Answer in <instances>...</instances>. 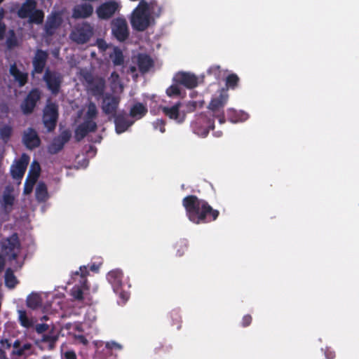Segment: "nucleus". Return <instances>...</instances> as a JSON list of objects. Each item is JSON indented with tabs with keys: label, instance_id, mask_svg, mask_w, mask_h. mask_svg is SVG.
<instances>
[{
	"label": "nucleus",
	"instance_id": "a211bd4d",
	"mask_svg": "<svg viewBox=\"0 0 359 359\" xmlns=\"http://www.w3.org/2000/svg\"><path fill=\"white\" fill-rule=\"evenodd\" d=\"M48 54L46 50L37 49L32 59V74H41L46 65Z\"/></svg>",
	"mask_w": 359,
	"mask_h": 359
},
{
	"label": "nucleus",
	"instance_id": "6e6552de",
	"mask_svg": "<svg viewBox=\"0 0 359 359\" xmlns=\"http://www.w3.org/2000/svg\"><path fill=\"white\" fill-rule=\"evenodd\" d=\"M43 79L51 93L53 95L58 94L63 81V77L61 74L47 69L45 71Z\"/></svg>",
	"mask_w": 359,
	"mask_h": 359
},
{
	"label": "nucleus",
	"instance_id": "a19ab883",
	"mask_svg": "<svg viewBox=\"0 0 359 359\" xmlns=\"http://www.w3.org/2000/svg\"><path fill=\"white\" fill-rule=\"evenodd\" d=\"M57 339L58 337L56 335L46 334L42 336L41 341L43 343H48L49 348L53 349L55 347V344Z\"/></svg>",
	"mask_w": 359,
	"mask_h": 359
},
{
	"label": "nucleus",
	"instance_id": "f8f14e48",
	"mask_svg": "<svg viewBox=\"0 0 359 359\" xmlns=\"http://www.w3.org/2000/svg\"><path fill=\"white\" fill-rule=\"evenodd\" d=\"M120 98L118 96L106 93L102 96V109L105 114L114 116L116 114Z\"/></svg>",
	"mask_w": 359,
	"mask_h": 359
},
{
	"label": "nucleus",
	"instance_id": "ea45409f",
	"mask_svg": "<svg viewBox=\"0 0 359 359\" xmlns=\"http://www.w3.org/2000/svg\"><path fill=\"white\" fill-rule=\"evenodd\" d=\"M149 4V12L151 14H153L156 17H159L162 12V7L160 6L157 1L154 0L151 1Z\"/></svg>",
	"mask_w": 359,
	"mask_h": 359
},
{
	"label": "nucleus",
	"instance_id": "f3484780",
	"mask_svg": "<svg viewBox=\"0 0 359 359\" xmlns=\"http://www.w3.org/2000/svg\"><path fill=\"white\" fill-rule=\"evenodd\" d=\"M182 106L181 102H177L171 107H161L162 112L170 119L175 120L178 123H182L185 119V114L181 112L180 109Z\"/></svg>",
	"mask_w": 359,
	"mask_h": 359
},
{
	"label": "nucleus",
	"instance_id": "4d7b16f0",
	"mask_svg": "<svg viewBox=\"0 0 359 359\" xmlns=\"http://www.w3.org/2000/svg\"><path fill=\"white\" fill-rule=\"evenodd\" d=\"M65 359H76V355L73 351H68L65 353Z\"/></svg>",
	"mask_w": 359,
	"mask_h": 359
},
{
	"label": "nucleus",
	"instance_id": "bf43d9fd",
	"mask_svg": "<svg viewBox=\"0 0 359 359\" xmlns=\"http://www.w3.org/2000/svg\"><path fill=\"white\" fill-rule=\"evenodd\" d=\"M5 31H6L5 25L4 24L0 25V40L4 38Z\"/></svg>",
	"mask_w": 359,
	"mask_h": 359
},
{
	"label": "nucleus",
	"instance_id": "39448f33",
	"mask_svg": "<svg viewBox=\"0 0 359 359\" xmlns=\"http://www.w3.org/2000/svg\"><path fill=\"white\" fill-rule=\"evenodd\" d=\"M228 99L229 95L226 90L223 89L218 97L212 99L208 106V108L213 113L212 116L218 118L221 124L225 123L226 121L223 109Z\"/></svg>",
	"mask_w": 359,
	"mask_h": 359
},
{
	"label": "nucleus",
	"instance_id": "393cba45",
	"mask_svg": "<svg viewBox=\"0 0 359 359\" xmlns=\"http://www.w3.org/2000/svg\"><path fill=\"white\" fill-rule=\"evenodd\" d=\"M148 112V108L146 104L137 102L130 108L128 116L135 122L144 117Z\"/></svg>",
	"mask_w": 359,
	"mask_h": 359
},
{
	"label": "nucleus",
	"instance_id": "7ed1b4c3",
	"mask_svg": "<svg viewBox=\"0 0 359 359\" xmlns=\"http://www.w3.org/2000/svg\"><path fill=\"white\" fill-rule=\"evenodd\" d=\"M59 117V107L55 102L48 100L43 109L42 121L48 132H53L57 126Z\"/></svg>",
	"mask_w": 359,
	"mask_h": 359
},
{
	"label": "nucleus",
	"instance_id": "c9c22d12",
	"mask_svg": "<svg viewBox=\"0 0 359 359\" xmlns=\"http://www.w3.org/2000/svg\"><path fill=\"white\" fill-rule=\"evenodd\" d=\"M240 79L237 74L232 73L228 75L225 80V84L227 88L234 90L238 85Z\"/></svg>",
	"mask_w": 359,
	"mask_h": 359
},
{
	"label": "nucleus",
	"instance_id": "0e129e2a",
	"mask_svg": "<svg viewBox=\"0 0 359 359\" xmlns=\"http://www.w3.org/2000/svg\"><path fill=\"white\" fill-rule=\"evenodd\" d=\"M98 269H99L98 266L95 265V264H92V265L90 266V270H91L92 271L97 272V271H98Z\"/></svg>",
	"mask_w": 359,
	"mask_h": 359
},
{
	"label": "nucleus",
	"instance_id": "69168bd1",
	"mask_svg": "<svg viewBox=\"0 0 359 359\" xmlns=\"http://www.w3.org/2000/svg\"><path fill=\"white\" fill-rule=\"evenodd\" d=\"M129 71L131 72V73H135L137 72V68L135 66H130L129 67Z\"/></svg>",
	"mask_w": 359,
	"mask_h": 359
},
{
	"label": "nucleus",
	"instance_id": "774afa93",
	"mask_svg": "<svg viewBox=\"0 0 359 359\" xmlns=\"http://www.w3.org/2000/svg\"><path fill=\"white\" fill-rule=\"evenodd\" d=\"M120 295H121V297L123 299H128V295H127L126 294H125V293H123V292H120Z\"/></svg>",
	"mask_w": 359,
	"mask_h": 359
},
{
	"label": "nucleus",
	"instance_id": "cd10ccee",
	"mask_svg": "<svg viewBox=\"0 0 359 359\" xmlns=\"http://www.w3.org/2000/svg\"><path fill=\"white\" fill-rule=\"evenodd\" d=\"M93 12V7L90 4H82L76 6L73 9V17L74 18H87Z\"/></svg>",
	"mask_w": 359,
	"mask_h": 359
},
{
	"label": "nucleus",
	"instance_id": "a18cd8bd",
	"mask_svg": "<svg viewBox=\"0 0 359 359\" xmlns=\"http://www.w3.org/2000/svg\"><path fill=\"white\" fill-rule=\"evenodd\" d=\"M31 348L32 345L29 343H25L22 346L20 345V348L17 350H13V353L18 356H22L26 351L30 350Z\"/></svg>",
	"mask_w": 359,
	"mask_h": 359
},
{
	"label": "nucleus",
	"instance_id": "680f3d73",
	"mask_svg": "<svg viewBox=\"0 0 359 359\" xmlns=\"http://www.w3.org/2000/svg\"><path fill=\"white\" fill-rule=\"evenodd\" d=\"M0 359H8L6 356V352L0 348Z\"/></svg>",
	"mask_w": 359,
	"mask_h": 359
},
{
	"label": "nucleus",
	"instance_id": "9b49d317",
	"mask_svg": "<svg viewBox=\"0 0 359 359\" xmlns=\"http://www.w3.org/2000/svg\"><path fill=\"white\" fill-rule=\"evenodd\" d=\"M41 167L38 162L33 161L25 182L23 193L28 195L32 193L34 186L40 175Z\"/></svg>",
	"mask_w": 359,
	"mask_h": 359
},
{
	"label": "nucleus",
	"instance_id": "dca6fc26",
	"mask_svg": "<svg viewBox=\"0 0 359 359\" xmlns=\"http://www.w3.org/2000/svg\"><path fill=\"white\" fill-rule=\"evenodd\" d=\"M29 156L23 154L21 157L15 161V164L13 165L11 168V173L13 179L21 180L26 171L29 164Z\"/></svg>",
	"mask_w": 359,
	"mask_h": 359
},
{
	"label": "nucleus",
	"instance_id": "13d9d810",
	"mask_svg": "<svg viewBox=\"0 0 359 359\" xmlns=\"http://www.w3.org/2000/svg\"><path fill=\"white\" fill-rule=\"evenodd\" d=\"M6 43L8 48H13L17 46V41L15 38H8L6 41Z\"/></svg>",
	"mask_w": 359,
	"mask_h": 359
},
{
	"label": "nucleus",
	"instance_id": "0eeeda50",
	"mask_svg": "<svg viewBox=\"0 0 359 359\" xmlns=\"http://www.w3.org/2000/svg\"><path fill=\"white\" fill-rule=\"evenodd\" d=\"M111 33L121 42L125 41L129 36V29L127 21L123 18H116L111 22Z\"/></svg>",
	"mask_w": 359,
	"mask_h": 359
},
{
	"label": "nucleus",
	"instance_id": "4468645a",
	"mask_svg": "<svg viewBox=\"0 0 359 359\" xmlns=\"http://www.w3.org/2000/svg\"><path fill=\"white\" fill-rule=\"evenodd\" d=\"M71 133L68 130H63L60 135L55 137L48 147V151L50 154H56L64 147L71 138Z\"/></svg>",
	"mask_w": 359,
	"mask_h": 359
},
{
	"label": "nucleus",
	"instance_id": "338daca9",
	"mask_svg": "<svg viewBox=\"0 0 359 359\" xmlns=\"http://www.w3.org/2000/svg\"><path fill=\"white\" fill-rule=\"evenodd\" d=\"M327 355V358L328 359H332V358L334 357V353H329V354H328V353H327V355Z\"/></svg>",
	"mask_w": 359,
	"mask_h": 359
},
{
	"label": "nucleus",
	"instance_id": "f257e3e1",
	"mask_svg": "<svg viewBox=\"0 0 359 359\" xmlns=\"http://www.w3.org/2000/svg\"><path fill=\"white\" fill-rule=\"evenodd\" d=\"M182 205L188 219L196 224L215 221L219 215V210L214 209L208 201L196 195L185 196L182 199Z\"/></svg>",
	"mask_w": 359,
	"mask_h": 359
},
{
	"label": "nucleus",
	"instance_id": "09e8293b",
	"mask_svg": "<svg viewBox=\"0 0 359 359\" xmlns=\"http://www.w3.org/2000/svg\"><path fill=\"white\" fill-rule=\"evenodd\" d=\"M12 134V129L9 126H4L0 130V135L3 139H9Z\"/></svg>",
	"mask_w": 359,
	"mask_h": 359
},
{
	"label": "nucleus",
	"instance_id": "5701e85b",
	"mask_svg": "<svg viewBox=\"0 0 359 359\" xmlns=\"http://www.w3.org/2000/svg\"><path fill=\"white\" fill-rule=\"evenodd\" d=\"M123 273L119 269L110 271L107 275V279L111 285L114 291L116 293L119 292L123 282Z\"/></svg>",
	"mask_w": 359,
	"mask_h": 359
},
{
	"label": "nucleus",
	"instance_id": "7c9ffc66",
	"mask_svg": "<svg viewBox=\"0 0 359 359\" xmlns=\"http://www.w3.org/2000/svg\"><path fill=\"white\" fill-rule=\"evenodd\" d=\"M109 57L114 66H121L124 63V56L123 52L118 47H114L113 53L109 55Z\"/></svg>",
	"mask_w": 359,
	"mask_h": 359
},
{
	"label": "nucleus",
	"instance_id": "5fc2aeb1",
	"mask_svg": "<svg viewBox=\"0 0 359 359\" xmlns=\"http://www.w3.org/2000/svg\"><path fill=\"white\" fill-rule=\"evenodd\" d=\"M106 348H108V349H121V346L115 342V341H110V342H107L106 344Z\"/></svg>",
	"mask_w": 359,
	"mask_h": 359
},
{
	"label": "nucleus",
	"instance_id": "473e14b6",
	"mask_svg": "<svg viewBox=\"0 0 359 359\" xmlns=\"http://www.w3.org/2000/svg\"><path fill=\"white\" fill-rule=\"evenodd\" d=\"M18 284V280L11 269H7L5 272V285L7 287L13 289Z\"/></svg>",
	"mask_w": 359,
	"mask_h": 359
},
{
	"label": "nucleus",
	"instance_id": "8fccbe9b",
	"mask_svg": "<svg viewBox=\"0 0 359 359\" xmlns=\"http://www.w3.org/2000/svg\"><path fill=\"white\" fill-rule=\"evenodd\" d=\"M220 67L219 65H213V66H211L208 69V74H212L214 75V76L216 78V79H219V75H220Z\"/></svg>",
	"mask_w": 359,
	"mask_h": 359
},
{
	"label": "nucleus",
	"instance_id": "603ef678",
	"mask_svg": "<svg viewBox=\"0 0 359 359\" xmlns=\"http://www.w3.org/2000/svg\"><path fill=\"white\" fill-rule=\"evenodd\" d=\"M252 318L250 315L247 314V315L244 316L242 319V323H241L242 326L243 327L249 326L252 323Z\"/></svg>",
	"mask_w": 359,
	"mask_h": 359
},
{
	"label": "nucleus",
	"instance_id": "58836bf2",
	"mask_svg": "<svg viewBox=\"0 0 359 359\" xmlns=\"http://www.w3.org/2000/svg\"><path fill=\"white\" fill-rule=\"evenodd\" d=\"M19 313V321L20 325L26 328H29L32 326L33 323L27 315V312L24 310H20Z\"/></svg>",
	"mask_w": 359,
	"mask_h": 359
},
{
	"label": "nucleus",
	"instance_id": "9d476101",
	"mask_svg": "<svg viewBox=\"0 0 359 359\" xmlns=\"http://www.w3.org/2000/svg\"><path fill=\"white\" fill-rule=\"evenodd\" d=\"M41 97L39 89L35 88L32 89L24 99L20 105V108L24 114H30L35 109L37 102Z\"/></svg>",
	"mask_w": 359,
	"mask_h": 359
},
{
	"label": "nucleus",
	"instance_id": "2eb2a0df",
	"mask_svg": "<svg viewBox=\"0 0 359 359\" xmlns=\"http://www.w3.org/2000/svg\"><path fill=\"white\" fill-rule=\"evenodd\" d=\"M97 125L95 121L83 119V123H80L75 130V138L76 141L82 140L89 133L95 132Z\"/></svg>",
	"mask_w": 359,
	"mask_h": 359
},
{
	"label": "nucleus",
	"instance_id": "72a5a7b5",
	"mask_svg": "<svg viewBox=\"0 0 359 359\" xmlns=\"http://www.w3.org/2000/svg\"><path fill=\"white\" fill-rule=\"evenodd\" d=\"M181 84L176 81L166 89V94L169 97H180L182 94Z\"/></svg>",
	"mask_w": 359,
	"mask_h": 359
},
{
	"label": "nucleus",
	"instance_id": "f704fd0d",
	"mask_svg": "<svg viewBox=\"0 0 359 359\" xmlns=\"http://www.w3.org/2000/svg\"><path fill=\"white\" fill-rule=\"evenodd\" d=\"M80 285H75L71 290V295L76 300L83 299V290H88L89 288L87 285L86 287H83V283H80Z\"/></svg>",
	"mask_w": 359,
	"mask_h": 359
},
{
	"label": "nucleus",
	"instance_id": "6ab92c4d",
	"mask_svg": "<svg viewBox=\"0 0 359 359\" xmlns=\"http://www.w3.org/2000/svg\"><path fill=\"white\" fill-rule=\"evenodd\" d=\"M118 8V5L116 1H107L98 6L96 13L100 19L108 20L115 14Z\"/></svg>",
	"mask_w": 359,
	"mask_h": 359
},
{
	"label": "nucleus",
	"instance_id": "412c9836",
	"mask_svg": "<svg viewBox=\"0 0 359 359\" xmlns=\"http://www.w3.org/2000/svg\"><path fill=\"white\" fill-rule=\"evenodd\" d=\"M115 130L116 133L121 134L134 124L135 121L130 119L128 115L124 113H118L114 116Z\"/></svg>",
	"mask_w": 359,
	"mask_h": 359
},
{
	"label": "nucleus",
	"instance_id": "49530a36",
	"mask_svg": "<svg viewBox=\"0 0 359 359\" xmlns=\"http://www.w3.org/2000/svg\"><path fill=\"white\" fill-rule=\"evenodd\" d=\"M153 127L155 130H159L161 133H163L165 131V122L163 119H156L152 123Z\"/></svg>",
	"mask_w": 359,
	"mask_h": 359
},
{
	"label": "nucleus",
	"instance_id": "2f4dec72",
	"mask_svg": "<svg viewBox=\"0 0 359 359\" xmlns=\"http://www.w3.org/2000/svg\"><path fill=\"white\" fill-rule=\"evenodd\" d=\"M29 22L30 23H34L40 25L43 22L44 13L41 9L35 8L34 11H32L30 15L28 16Z\"/></svg>",
	"mask_w": 359,
	"mask_h": 359
},
{
	"label": "nucleus",
	"instance_id": "e2e57ef3",
	"mask_svg": "<svg viewBox=\"0 0 359 359\" xmlns=\"http://www.w3.org/2000/svg\"><path fill=\"white\" fill-rule=\"evenodd\" d=\"M20 346V342L19 340H16L15 341L14 344H13V348H14V350H17L18 348H19Z\"/></svg>",
	"mask_w": 359,
	"mask_h": 359
},
{
	"label": "nucleus",
	"instance_id": "ddd939ff",
	"mask_svg": "<svg viewBox=\"0 0 359 359\" xmlns=\"http://www.w3.org/2000/svg\"><path fill=\"white\" fill-rule=\"evenodd\" d=\"M172 81H176L188 89L194 88L198 85V78L190 72H180L177 73L173 77Z\"/></svg>",
	"mask_w": 359,
	"mask_h": 359
},
{
	"label": "nucleus",
	"instance_id": "f03ea898",
	"mask_svg": "<svg viewBox=\"0 0 359 359\" xmlns=\"http://www.w3.org/2000/svg\"><path fill=\"white\" fill-rule=\"evenodd\" d=\"M130 24L133 29L137 32H144L149 27L151 15L149 12V4L144 0H141L133 11Z\"/></svg>",
	"mask_w": 359,
	"mask_h": 359
},
{
	"label": "nucleus",
	"instance_id": "bb28decb",
	"mask_svg": "<svg viewBox=\"0 0 359 359\" xmlns=\"http://www.w3.org/2000/svg\"><path fill=\"white\" fill-rule=\"evenodd\" d=\"M37 6L36 0H25L17 12L18 16L21 19L27 18Z\"/></svg>",
	"mask_w": 359,
	"mask_h": 359
},
{
	"label": "nucleus",
	"instance_id": "864d4df0",
	"mask_svg": "<svg viewBox=\"0 0 359 359\" xmlns=\"http://www.w3.org/2000/svg\"><path fill=\"white\" fill-rule=\"evenodd\" d=\"M97 45L100 50L102 51H104L108 48V45L107 44L106 41L102 39H98L97 40Z\"/></svg>",
	"mask_w": 359,
	"mask_h": 359
},
{
	"label": "nucleus",
	"instance_id": "4be33fe9",
	"mask_svg": "<svg viewBox=\"0 0 359 359\" xmlns=\"http://www.w3.org/2000/svg\"><path fill=\"white\" fill-rule=\"evenodd\" d=\"M62 19L60 14L57 13H52L46 20L44 25L45 34L48 36H52L55 31L60 27Z\"/></svg>",
	"mask_w": 359,
	"mask_h": 359
},
{
	"label": "nucleus",
	"instance_id": "423d86ee",
	"mask_svg": "<svg viewBox=\"0 0 359 359\" xmlns=\"http://www.w3.org/2000/svg\"><path fill=\"white\" fill-rule=\"evenodd\" d=\"M93 34V29L88 23H83L74 28L70 34L71 39L78 44L87 43Z\"/></svg>",
	"mask_w": 359,
	"mask_h": 359
},
{
	"label": "nucleus",
	"instance_id": "a878e982",
	"mask_svg": "<svg viewBox=\"0 0 359 359\" xmlns=\"http://www.w3.org/2000/svg\"><path fill=\"white\" fill-rule=\"evenodd\" d=\"M137 64L139 71L144 74L150 70V69L154 66V62L153 59L149 55L140 53L137 55Z\"/></svg>",
	"mask_w": 359,
	"mask_h": 359
},
{
	"label": "nucleus",
	"instance_id": "aec40b11",
	"mask_svg": "<svg viewBox=\"0 0 359 359\" xmlns=\"http://www.w3.org/2000/svg\"><path fill=\"white\" fill-rule=\"evenodd\" d=\"M22 142L28 149L32 150L40 146L41 140L36 131L32 128H29L24 132Z\"/></svg>",
	"mask_w": 359,
	"mask_h": 359
},
{
	"label": "nucleus",
	"instance_id": "79ce46f5",
	"mask_svg": "<svg viewBox=\"0 0 359 359\" xmlns=\"http://www.w3.org/2000/svg\"><path fill=\"white\" fill-rule=\"evenodd\" d=\"M89 272L86 266H82L79 268V271H76L75 273L76 275L79 276L80 275L81 280L80 283H83V287H86L88 284V280L86 278L87 276L88 275Z\"/></svg>",
	"mask_w": 359,
	"mask_h": 359
},
{
	"label": "nucleus",
	"instance_id": "e433bc0d",
	"mask_svg": "<svg viewBox=\"0 0 359 359\" xmlns=\"http://www.w3.org/2000/svg\"><path fill=\"white\" fill-rule=\"evenodd\" d=\"M98 111L94 102H90L87 107V111L84 116V118L94 121L97 116Z\"/></svg>",
	"mask_w": 359,
	"mask_h": 359
},
{
	"label": "nucleus",
	"instance_id": "de8ad7c7",
	"mask_svg": "<svg viewBox=\"0 0 359 359\" xmlns=\"http://www.w3.org/2000/svg\"><path fill=\"white\" fill-rule=\"evenodd\" d=\"M177 248V255L179 257L182 256L187 249V245L185 241H180L175 245Z\"/></svg>",
	"mask_w": 359,
	"mask_h": 359
},
{
	"label": "nucleus",
	"instance_id": "c756f323",
	"mask_svg": "<svg viewBox=\"0 0 359 359\" xmlns=\"http://www.w3.org/2000/svg\"><path fill=\"white\" fill-rule=\"evenodd\" d=\"M27 305L32 309H36L41 307L42 305L41 296L36 293H32L27 297Z\"/></svg>",
	"mask_w": 359,
	"mask_h": 359
},
{
	"label": "nucleus",
	"instance_id": "1a4fd4ad",
	"mask_svg": "<svg viewBox=\"0 0 359 359\" xmlns=\"http://www.w3.org/2000/svg\"><path fill=\"white\" fill-rule=\"evenodd\" d=\"M85 79L88 83V89L92 95L99 99L105 95L106 83L103 78L89 75Z\"/></svg>",
	"mask_w": 359,
	"mask_h": 359
},
{
	"label": "nucleus",
	"instance_id": "3c124183",
	"mask_svg": "<svg viewBox=\"0 0 359 359\" xmlns=\"http://www.w3.org/2000/svg\"><path fill=\"white\" fill-rule=\"evenodd\" d=\"M35 330L37 333L42 334L48 330V325L46 323L37 324Z\"/></svg>",
	"mask_w": 359,
	"mask_h": 359
},
{
	"label": "nucleus",
	"instance_id": "c85d7f7f",
	"mask_svg": "<svg viewBox=\"0 0 359 359\" xmlns=\"http://www.w3.org/2000/svg\"><path fill=\"white\" fill-rule=\"evenodd\" d=\"M12 189H11L9 187H7L4 192L3 196H2V201L1 202V208L6 211V212H11L13 209V205L14 204L15 198L11 194Z\"/></svg>",
	"mask_w": 359,
	"mask_h": 359
},
{
	"label": "nucleus",
	"instance_id": "c03bdc74",
	"mask_svg": "<svg viewBox=\"0 0 359 359\" xmlns=\"http://www.w3.org/2000/svg\"><path fill=\"white\" fill-rule=\"evenodd\" d=\"M228 119L232 123H236L241 121L239 114L233 109H229L227 111Z\"/></svg>",
	"mask_w": 359,
	"mask_h": 359
},
{
	"label": "nucleus",
	"instance_id": "052dcab7",
	"mask_svg": "<svg viewBox=\"0 0 359 359\" xmlns=\"http://www.w3.org/2000/svg\"><path fill=\"white\" fill-rule=\"evenodd\" d=\"M5 265L4 258L1 255H0V272L4 269Z\"/></svg>",
	"mask_w": 359,
	"mask_h": 359
},
{
	"label": "nucleus",
	"instance_id": "37998d69",
	"mask_svg": "<svg viewBox=\"0 0 359 359\" xmlns=\"http://www.w3.org/2000/svg\"><path fill=\"white\" fill-rule=\"evenodd\" d=\"M170 318H172V325L173 326H176L177 327V329H180L181 328V323H182V320H181V316H180V312L177 310H172L170 313Z\"/></svg>",
	"mask_w": 359,
	"mask_h": 359
},
{
	"label": "nucleus",
	"instance_id": "b1692460",
	"mask_svg": "<svg viewBox=\"0 0 359 359\" xmlns=\"http://www.w3.org/2000/svg\"><path fill=\"white\" fill-rule=\"evenodd\" d=\"M9 73L13 77L14 81L18 83V86L20 88L25 86L28 82V73L20 71L15 63L11 65Z\"/></svg>",
	"mask_w": 359,
	"mask_h": 359
},
{
	"label": "nucleus",
	"instance_id": "6e6d98bb",
	"mask_svg": "<svg viewBox=\"0 0 359 359\" xmlns=\"http://www.w3.org/2000/svg\"><path fill=\"white\" fill-rule=\"evenodd\" d=\"M75 337L79 343H81L85 346L88 344V340L86 339V337L84 335L79 334V335H76Z\"/></svg>",
	"mask_w": 359,
	"mask_h": 359
},
{
	"label": "nucleus",
	"instance_id": "20e7f679",
	"mask_svg": "<svg viewBox=\"0 0 359 359\" xmlns=\"http://www.w3.org/2000/svg\"><path fill=\"white\" fill-rule=\"evenodd\" d=\"M20 247L21 244L17 233H13L11 236L3 238L1 241L2 252L9 256L11 260L18 258Z\"/></svg>",
	"mask_w": 359,
	"mask_h": 359
},
{
	"label": "nucleus",
	"instance_id": "4c0bfd02",
	"mask_svg": "<svg viewBox=\"0 0 359 359\" xmlns=\"http://www.w3.org/2000/svg\"><path fill=\"white\" fill-rule=\"evenodd\" d=\"M48 195L47 188L45 184L40 183L36 189V197L38 201H43Z\"/></svg>",
	"mask_w": 359,
	"mask_h": 359
}]
</instances>
